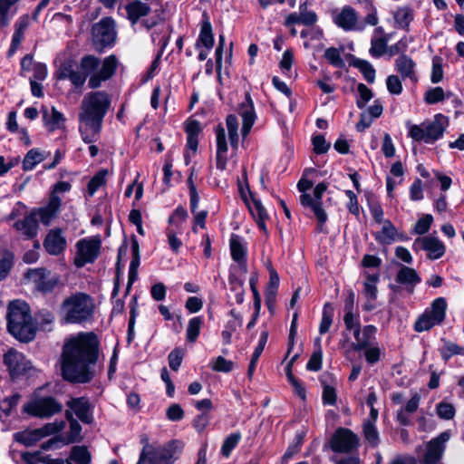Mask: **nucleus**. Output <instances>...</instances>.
I'll return each instance as SVG.
<instances>
[{
  "label": "nucleus",
  "instance_id": "nucleus-1",
  "mask_svg": "<svg viewBox=\"0 0 464 464\" xmlns=\"http://www.w3.org/2000/svg\"><path fill=\"white\" fill-rule=\"evenodd\" d=\"M99 341L93 333H80L67 339L61 354V372L64 380L87 383L95 375Z\"/></svg>",
  "mask_w": 464,
  "mask_h": 464
},
{
  "label": "nucleus",
  "instance_id": "nucleus-2",
  "mask_svg": "<svg viewBox=\"0 0 464 464\" xmlns=\"http://www.w3.org/2000/svg\"><path fill=\"white\" fill-rule=\"evenodd\" d=\"M111 105V96L104 91L90 92L82 100L79 111V131L85 143L99 139L103 120Z\"/></svg>",
  "mask_w": 464,
  "mask_h": 464
},
{
  "label": "nucleus",
  "instance_id": "nucleus-3",
  "mask_svg": "<svg viewBox=\"0 0 464 464\" xmlns=\"http://www.w3.org/2000/svg\"><path fill=\"white\" fill-rule=\"evenodd\" d=\"M6 319L8 331L14 338L25 343L34 338L36 327L25 302L21 300L10 302Z\"/></svg>",
  "mask_w": 464,
  "mask_h": 464
},
{
  "label": "nucleus",
  "instance_id": "nucleus-4",
  "mask_svg": "<svg viewBox=\"0 0 464 464\" xmlns=\"http://www.w3.org/2000/svg\"><path fill=\"white\" fill-rule=\"evenodd\" d=\"M95 304L92 296L84 293H76L65 298L61 312L66 324H84L92 319Z\"/></svg>",
  "mask_w": 464,
  "mask_h": 464
},
{
  "label": "nucleus",
  "instance_id": "nucleus-5",
  "mask_svg": "<svg viewBox=\"0 0 464 464\" xmlns=\"http://www.w3.org/2000/svg\"><path fill=\"white\" fill-rule=\"evenodd\" d=\"M183 448V442L179 440H169L163 445L147 441L136 464H173L180 456Z\"/></svg>",
  "mask_w": 464,
  "mask_h": 464
},
{
  "label": "nucleus",
  "instance_id": "nucleus-6",
  "mask_svg": "<svg viewBox=\"0 0 464 464\" xmlns=\"http://www.w3.org/2000/svg\"><path fill=\"white\" fill-rule=\"evenodd\" d=\"M79 68L89 79L88 85L91 89L102 86V82L109 80L117 68V59L114 55L106 57L102 63L93 55H86L82 58Z\"/></svg>",
  "mask_w": 464,
  "mask_h": 464
},
{
  "label": "nucleus",
  "instance_id": "nucleus-7",
  "mask_svg": "<svg viewBox=\"0 0 464 464\" xmlns=\"http://www.w3.org/2000/svg\"><path fill=\"white\" fill-rule=\"evenodd\" d=\"M447 127V118L439 113L420 124H408V136L418 142L433 144L443 137Z\"/></svg>",
  "mask_w": 464,
  "mask_h": 464
},
{
  "label": "nucleus",
  "instance_id": "nucleus-8",
  "mask_svg": "<svg viewBox=\"0 0 464 464\" xmlns=\"http://www.w3.org/2000/svg\"><path fill=\"white\" fill-rule=\"evenodd\" d=\"M447 303L444 297H438L432 301L414 324V330L418 333L429 331L435 325L440 324L446 316Z\"/></svg>",
  "mask_w": 464,
  "mask_h": 464
},
{
  "label": "nucleus",
  "instance_id": "nucleus-9",
  "mask_svg": "<svg viewBox=\"0 0 464 464\" xmlns=\"http://www.w3.org/2000/svg\"><path fill=\"white\" fill-rule=\"evenodd\" d=\"M62 409V404L53 397L32 400L23 406L24 413L39 418H50L60 412Z\"/></svg>",
  "mask_w": 464,
  "mask_h": 464
},
{
  "label": "nucleus",
  "instance_id": "nucleus-10",
  "mask_svg": "<svg viewBox=\"0 0 464 464\" xmlns=\"http://www.w3.org/2000/svg\"><path fill=\"white\" fill-rule=\"evenodd\" d=\"M101 239L99 237H87L81 239L76 244V256L74 265L82 267L88 263H92L99 256Z\"/></svg>",
  "mask_w": 464,
  "mask_h": 464
},
{
  "label": "nucleus",
  "instance_id": "nucleus-11",
  "mask_svg": "<svg viewBox=\"0 0 464 464\" xmlns=\"http://www.w3.org/2000/svg\"><path fill=\"white\" fill-rule=\"evenodd\" d=\"M326 188L324 183H319L314 188L313 195L304 193L300 196L302 206L306 209H310L321 225L324 224L327 220V215L322 207V197Z\"/></svg>",
  "mask_w": 464,
  "mask_h": 464
},
{
  "label": "nucleus",
  "instance_id": "nucleus-12",
  "mask_svg": "<svg viewBox=\"0 0 464 464\" xmlns=\"http://www.w3.org/2000/svg\"><path fill=\"white\" fill-rule=\"evenodd\" d=\"M412 248L414 251H425L427 253V258L430 260L440 259L446 253V246L444 243L433 235L416 238L413 241Z\"/></svg>",
  "mask_w": 464,
  "mask_h": 464
},
{
  "label": "nucleus",
  "instance_id": "nucleus-13",
  "mask_svg": "<svg viewBox=\"0 0 464 464\" xmlns=\"http://www.w3.org/2000/svg\"><path fill=\"white\" fill-rule=\"evenodd\" d=\"M92 38L98 47H105L113 44L116 38L114 20L105 17L95 24L92 27Z\"/></svg>",
  "mask_w": 464,
  "mask_h": 464
},
{
  "label": "nucleus",
  "instance_id": "nucleus-14",
  "mask_svg": "<svg viewBox=\"0 0 464 464\" xmlns=\"http://www.w3.org/2000/svg\"><path fill=\"white\" fill-rule=\"evenodd\" d=\"M4 361L12 377L23 374L32 375L35 371L31 362L26 360L23 353L15 350L8 351L5 354Z\"/></svg>",
  "mask_w": 464,
  "mask_h": 464
},
{
  "label": "nucleus",
  "instance_id": "nucleus-15",
  "mask_svg": "<svg viewBox=\"0 0 464 464\" xmlns=\"http://www.w3.org/2000/svg\"><path fill=\"white\" fill-rule=\"evenodd\" d=\"M66 418L70 422V432L66 439L54 437L43 443L42 449L44 450L58 449L62 445L79 441L81 440L82 427L79 422L72 418L71 411H66Z\"/></svg>",
  "mask_w": 464,
  "mask_h": 464
},
{
  "label": "nucleus",
  "instance_id": "nucleus-16",
  "mask_svg": "<svg viewBox=\"0 0 464 464\" xmlns=\"http://www.w3.org/2000/svg\"><path fill=\"white\" fill-rule=\"evenodd\" d=\"M450 433L444 431L438 437L432 439L426 446V452L423 456L424 464H441L440 463L445 450V444L449 441Z\"/></svg>",
  "mask_w": 464,
  "mask_h": 464
},
{
  "label": "nucleus",
  "instance_id": "nucleus-17",
  "mask_svg": "<svg viewBox=\"0 0 464 464\" xmlns=\"http://www.w3.org/2000/svg\"><path fill=\"white\" fill-rule=\"evenodd\" d=\"M358 443L357 436L346 429L338 430L332 439V450L335 452H349Z\"/></svg>",
  "mask_w": 464,
  "mask_h": 464
},
{
  "label": "nucleus",
  "instance_id": "nucleus-18",
  "mask_svg": "<svg viewBox=\"0 0 464 464\" xmlns=\"http://www.w3.org/2000/svg\"><path fill=\"white\" fill-rule=\"evenodd\" d=\"M69 411L74 413L82 422H92V411L90 401L85 397L72 398L66 402Z\"/></svg>",
  "mask_w": 464,
  "mask_h": 464
},
{
  "label": "nucleus",
  "instance_id": "nucleus-19",
  "mask_svg": "<svg viewBox=\"0 0 464 464\" xmlns=\"http://www.w3.org/2000/svg\"><path fill=\"white\" fill-rule=\"evenodd\" d=\"M238 113L242 119V136L245 138L249 134L256 119L254 103L249 94H246V102L239 106Z\"/></svg>",
  "mask_w": 464,
  "mask_h": 464
},
{
  "label": "nucleus",
  "instance_id": "nucleus-20",
  "mask_svg": "<svg viewBox=\"0 0 464 464\" xmlns=\"http://www.w3.org/2000/svg\"><path fill=\"white\" fill-rule=\"evenodd\" d=\"M44 246L53 256H58L63 252L66 247V239L63 230L59 228L50 230L44 240Z\"/></svg>",
  "mask_w": 464,
  "mask_h": 464
},
{
  "label": "nucleus",
  "instance_id": "nucleus-21",
  "mask_svg": "<svg viewBox=\"0 0 464 464\" xmlns=\"http://www.w3.org/2000/svg\"><path fill=\"white\" fill-rule=\"evenodd\" d=\"M216 167L218 169L223 171L227 168L228 147L227 143L225 129L222 126H218L216 128Z\"/></svg>",
  "mask_w": 464,
  "mask_h": 464
},
{
  "label": "nucleus",
  "instance_id": "nucleus-22",
  "mask_svg": "<svg viewBox=\"0 0 464 464\" xmlns=\"http://www.w3.org/2000/svg\"><path fill=\"white\" fill-rule=\"evenodd\" d=\"M17 232L26 239L34 238L38 231V220L35 212L24 216L14 224Z\"/></svg>",
  "mask_w": 464,
  "mask_h": 464
},
{
  "label": "nucleus",
  "instance_id": "nucleus-23",
  "mask_svg": "<svg viewBox=\"0 0 464 464\" xmlns=\"http://www.w3.org/2000/svg\"><path fill=\"white\" fill-rule=\"evenodd\" d=\"M42 112H43L44 125L49 132H53L54 130H61L64 127L65 117L62 112L57 111L54 107H52V108L44 107L42 110Z\"/></svg>",
  "mask_w": 464,
  "mask_h": 464
},
{
  "label": "nucleus",
  "instance_id": "nucleus-24",
  "mask_svg": "<svg viewBox=\"0 0 464 464\" xmlns=\"http://www.w3.org/2000/svg\"><path fill=\"white\" fill-rule=\"evenodd\" d=\"M357 20V13L349 5L343 6L334 17V24L344 31L356 29Z\"/></svg>",
  "mask_w": 464,
  "mask_h": 464
},
{
  "label": "nucleus",
  "instance_id": "nucleus-25",
  "mask_svg": "<svg viewBox=\"0 0 464 464\" xmlns=\"http://www.w3.org/2000/svg\"><path fill=\"white\" fill-rule=\"evenodd\" d=\"M376 332L377 328L373 325H366L362 330H356L353 333L355 339L354 350L361 351L372 346L375 341Z\"/></svg>",
  "mask_w": 464,
  "mask_h": 464
},
{
  "label": "nucleus",
  "instance_id": "nucleus-26",
  "mask_svg": "<svg viewBox=\"0 0 464 464\" xmlns=\"http://www.w3.org/2000/svg\"><path fill=\"white\" fill-rule=\"evenodd\" d=\"M61 198L57 195H51L48 204L39 208L36 213V217H39L40 221L44 225H49L52 220L56 217L60 207H61Z\"/></svg>",
  "mask_w": 464,
  "mask_h": 464
},
{
  "label": "nucleus",
  "instance_id": "nucleus-27",
  "mask_svg": "<svg viewBox=\"0 0 464 464\" xmlns=\"http://www.w3.org/2000/svg\"><path fill=\"white\" fill-rule=\"evenodd\" d=\"M421 281L418 272L409 266H402L396 275V282L407 285L410 294L414 292L415 286Z\"/></svg>",
  "mask_w": 464,
  "mask_h": 464
},
{
  "label": "nucleus",
  "instance_id": "nucleus-28",
  "mask_svg": "<svg viewBox=\"0 0 464 464\" xmlns=\"http://www.w3.org/2000/svg\"><path fill=\"white\" fill-rule=\"evenodd\" d=\"M395 69L402 79H410L412 82L417 81L415 72L416 63L408 55L401 54L395 60Z\"/></svg>",
  "mask_w": 464,
  "mask_h": 464
},
{
  "label": "nucleus",
  "instance_id": "nucleus-29",
  "mask_svg": "<svg viewBox=\"0 0 464 464\" xmlns=\"http://www.w3.org/2000/svg\"><path fill=\"white\" fill-rule=\"evenodd\" d=\"M50 273L44 268L32 269L26 273L28 279L34 281L39 288L50 291L56 285V280L49 278Z\"/></svg>",
  "mask_w": 464,
  "mask_h": 464
},
{
  "label": "nucleus",
  "instance_id": "nucleus-30",
  "mask_svg": "<svg viewBox=\"0 0 464 464\" xmlns=\"http://www.w3.org/2000/svg\"><path fill=\"white\" fill-rule=\"evenodd\" d=\"M125 10L127 18L132 24H135L141 17L146 16L150 13V7L148 4L140 0H131L125 5Z\"/></svg>",
  "mask_w": 464,
  "mask_h": 464
},
{
  "label": "nucleus",
  "instance_id": "nucleus-31",
  "mask_svg": "<svg viewBox=\"0 0 464 464\" xmlns=\"http://www.w3.org/2000/svg\"><path fill=\"white\" fill-rule=\"evenodd\" d=\"M214 45V36L212 34V25L208 17H204L201 22L199 35L196 42V49L208 48L212 49Z\"/></svg>",
  "mask_w": 464,
  "mask_h": 464
},
{
  "label": "nucleus",
  "instance_id": "nucleus-32",
  "mask_svg": "<svg viewBox=\"0 0 464 464\" xmlns=\"http://www.w3.org/2000/svg\"><path fill=\"white\" fill-rule=\"evenodd\" d=\"M31 22L29 15L21 16L14 24V32L12 38V44L10 47L11 52H14L18 45L22 43L24 35V32L28 28Z\"/></svg>",
  "mask_w": 464,
  "mask_h": 464
},
{
  "label": "nucleus",
  "instance_id": "nucleus-33",
  "mask_svg": "<svg viewBox=\"0 0 464 464\" xmlns=\"http://www.w3.org/2000/svg\"><path fill=\"white\" fill-rule=\"evenodd\" d=\"M248 208L251 215L256 221L258 227L263 232L267 233L266 219L268 216L261 201L256 198H253L252 202L248 205Z\"/></svg>",
  "mask_w": 464,
  "mask_h": 464
},
{
  "label": "nucleus",
  "instance_id": "nucleus-34",
  "mask_svg": "<svg viewBox=\"0 0 464 464\" xmlns=\"http://www.w3.org/2000/svg\"><path fill=\"white\" fill-rule=\"evenodd\" d=\"M169 33V27L165 24H158L151 33V40L159 46L160 54L168 45Z\"/></svg>",
  "mask_w": 464,
  "mask_h": 464
},
{
  "label": "nucleus",
  "instance_id": "nucleus-35",
  "mask_svg": "<svg viewBox=\"0 0 464 464\" xmlns=\"http://www.w3.org/2000/svg\"><path fill=\"white\" fill-rule=\"evenodd\" d=\"M381 224H382V230L375 235L376 240L385 245L392 244L396 240V227L388 219L382 221Z\"/></svg>",
  "mask_w": 464,
  "mask_h": 464
},
{
  "label": "nucleus",
  "instance_id": "nucleus-36",
  "mask_svg": "<svg viewBox=\"0 0 464 464\" xmlns=\"http://www.w3.org/2000/svg\"><path fill=\"white\" fill-rule=\"evenodd\" d=\"M68 459L70 464H91L92 455L85 446H73Z\"/></svg>",
  "mask_w": 464,
  "mask_h": 464
},
{
  "label": "nucleus",
  "instance_id": "nucleus-37",
  "mask_svg": "<svg viewBox=\"0 0 464 464\" xmlns=\"http://www.w3.org/2000/svg\"><path fill=\"white\" fill-rule=\"evenodd\" d=\"M279 286V276L277 272L272 267H269V282L266 291V299L268 307L275 302Z\"/></svg>",
  "mask_w": 464,
  "mask_h": 464
},
{
  "label": "nucleus",
  "instance_id": "nucleus-38",
  "mask_svg": "<svg viewBox=\"0 0 464 464\" xmlns=\"http://www.w3.org/2000/svg\"><path fill=\"white\" fill-rule=\"evenodd\" d=\"M46 158V155L44 151H41L36 149H32L29 150L24 160H23V168L24 170H32L37 164L42 162Z\"/></svg>",
  "mask_w": 464,
  "mask_h": 464
},
{
  "label": "nucleus",
  "instance_id": "nucleus-39",
  "mask_svg": "<svg viewBox=\"0 0 464 464\" xmlns=\"http://www.w3.org/2000/svg\"><path fill=\"white\" fill-rule=\"evenodd\" d=\"M13 263V254L5 248L0 247V281L8 276Z\"/></svg>",
  "mask_w": 464,
  "mask_h": 464
},
{
  "label": "nucleus",
  "instance_id": "nucleus-40",
  "mask_svg": "<svg viewBox=\"0 0 464 464\" xmlns=\"http://www.w3.org/2000/svg\"><path fill=\"white\" fill-rule=\"evenodd\" d=\"M203 325V318L196 316L189 319L186 331V338L189 343H195L200 334Z\"/></svg>",
  "mask_w": 464,
  "mask_h": 464
},
{
  "label": "nucleus",
  "instance_id": "nucleus-41",
  "mask_svg": "<svg viewBox=\"0 0 464 464\" xmlns=\"http://www.w3.org/2000/svg\"><path fill=\"white\" fill-rule=\"evenodd\" d=\"M14 440L24 446H33L40 440V437L36 430H26L14 434Z\"/></svg>",
  "mask_w": 464,
  "mask_h": 464
},
{
  "label": "nucleus",
  "instance_id": "nucleus-42",
  "mask_svg": "<svg viewBox=\"0 0 464 464\" xmlns=\"http://www.w3.org/2000/svg\"><path fill=\"white\" fill-rule=\"evenodd\" d=\"M334 314V309L332 304L326 303L324 305L322 319L319 325L320 334L327 333L333 324V317Z\"/></svg>",
  "mask_w": 464,
  "mask_h": 464
},
{
  "label": "nucleus",
  "instance_id": "nucleus-43",
  "mask_svg": "<svg viewBox=\"0 0 464 464\" xmlns=\"http://www.w3.org/2000/svg\"><path fill=\"white\" fill-rule=\"evenodd\" d=\"M227 127L230 144L234 149L237 148L238 144V121L237 116L230 114L227 117Z\"/></svg>",
  "mask_w": 464,
  "mask_h": 464
},
{
  "label": "nucleus",
  "instance_id": "nucleus-44",
  "mask_svg": "<svg viewBox=\"0 0 464 464\" xmlns=\"http://www.w3.org/2000/svg\"><path fill=\"white\" fill-rule=\"evenodd\" d=\"M20 398L21 396L18 393H15L1 401L0 409L3 412L1 415L2 421H5V419L12 414L14 409L18 404Z\"/></svg>",
  "mask_w": 464,
  "mask_h": 464
},
{
  "label": "nucleus",
  "instance_id": "nucleus-45",
  "mask_svg": "<svg viewBox=\"0 0 464 464\" xmlns=\"http://www.w3.org/2000/svg\"><path fill=\"white\" fill-rule=\"evenodd\" d=\"M108 173L107 169H101L91 179L88 184V195L90 197H92L99 188L105 185Z\"/></svg>",
  "mask_w": 464,
  "mask_h": 464
},
{
  "label": "nucleus",
  "instance_id": "nucleus-46",
  "mask_svg": "<svg viewBox=\"0 0 464 464\" xmlns=\"http://www.w3.org/2000/svg\"><path fill=\"white\" fill-rule=\"evenodd\" d=\"M369 53L374 58H379L388 53L387 40L383 37H373L371 41Z\"/></svg>",
  "mask_w": 464,
  "mask_h": 464
},
{
  "label": "nucleus",
  "instance_id": "nucleus-47",
  "mask_svg": "<svg viewBox=\"0 0 464 464\" xmlns=\"http://www.w3.org/2000/svg\"><path fill=\"white\" fill-rule=\"evenodd\" d=\"M230 250L232 258L235 261L239 264L244 262L246 251L237 236L232 235L230 238Z\"/></svg>",
  "mask_w": 464,
  "mask_h": 464
},
{
  "label": "nucleus",
  "instance_id": "nucleus-48",
  "mask_svg": "<svg viewBox=\"0 0 464 464\" xmlns=\"http://www.w3.org/2000/svg\"><path fill=\"white\" fill-rule=\"evenodd\" d=\"M413 19L412 11L408 7H401L394 13V20L398 26L406 28Z\"/></svg>",
  "mask_w": 464,
  "mask_h": 464
},
{
  "label": "nucleus",
  "instance_id": "nucleus-49",
  "mask_svg": "<svg viewBox=\"0 0 464 464\" xmlns=\"http://www.w3.org/2000/svg\"><path fill=\"white\" fill-rule=\"evenodd\" d=\"M241 440V434L239 432L231 433L227 436L221 447V454L228 458L232 452V450L237 447L239 440Z\"/></svg>",
  "mask_w": 464,
  "mask_h": 464
},
{
  "label": "nucleus",
  "instance_id": "nucleus-50",
  "mask_svg": "<svg viewBox=\"0 0 464 464\" xmlns=\"http://www.w3.org/2000/svg\"><path fill=\"white\" fill-rule=\"evenodd\" d=\"M299 13L303 21V24L305 26H313L317 22L316 14L308 9V2L304 1L299 5Z\"/></svg>",
  "mask_w": 464,
  "mask_h": 464
},
{
  "label": "nucleus",
  "instance_id": "nucleus-51",
  "mask_svg": "<svg viewBox=\"0 0 464 464\" xmlns=\"http://www.w3.org/2000/svg\"><path fill=\"white\" fill-rule=\"evenodd\" d=\"M379 279L378 275H367L366 281L364 282V294L367 299L375 301L377 298V287L376 283Z\"/></svg>",
  "mask_w": 464,
  "mask_h": 464
},
{
  "label": "nucleus",
  "instance_id": "nucleus-52",
  "mask_svg": "<svg viewBox=\"0 0 464 464\" xmlns=\"http://www.w3.org/2000/svg\"><path fill=\"white\" fill-rule=\"evenodd\" d=\"M315 343L318 344V348L313 353L306 364L307 370L314 372H317L321 369L323 357V352L320 346V339L317 338Z\"/></svg>",
  "mask_w": 464,
  "mask_h": 464
},
{
  "label": "nucleus",
  "instance_id": "nucleus-53",
  "mask_svg": "<svg viewBox=\"0 0 464 464\" xmlns=\"http://www.w3.org/2000/svg\"><path fill=\"white\" fill-rule=\"evenodd\" d=\"M440 354L443 360L448 361L453 355L464 354V348L451 342H444Z\"/></svg>",
  "mask_w": 464,
  "mask_h": 464
},
{
  "label": "nucleus",
  "instance_id": "nucleus-54",
  "mask_svg": "<svg viewBox=\"0 0 464 464\" xmlns=\"http://www.w3.org/2000/svg\"><path fill=\"white\" fill-rule=\"evenodd\" d=\"M234 362L227 360L223 356H218L212 360L211 369L219 372H230L233 370Z\"/></svg>",
  "mask_w": 464,
  "mask_h": 464
},
{
  "label": "nucleus",
  "instance_id": "nucleus-55",
  "mask_svg": "<svg viewBox=\"0 0 464 464\" xmlns=\"http://www.w3.org/2000/svg\"><path fill=\"white\" fill-rule=\"evenodd\" d=\"M64 426V421H56L53 423H47L44 427L36 429V430L41 440L44 437L58 433L59 431L63 430Z\"/></svg>",
  "mask_w": 464,
  "mask_h": 464
},
{
  "label": "nucleus",
  "instance_id": "nucleus-56",
  "mask_svg": "<svg viewBox=\"0 0 464 464\" xmlns=\"http://www.w3.org/2000/svg\"><path fill=\"white\" fill-rule=\"evenodd\" d=\"M358 97L356 104L360 109L365 107L366 103L372 98V92L365 84L359 83L357 86Z\"/></svg>",
  "mask_w": 464,
  "mask_h": 464
},
{
  "label": "nucleus",
  "instance_id": "nucleus-57",
  "mask_svg": "<svg viewBox=\"0 0 464 464\" xmlns=\"http://www.w3.org/2000/svg\"><path fill=\"white\" fill-rule=\"evenodd\" d=\"M75 69L76 68L74 67L72 61H63L58 65L56 70V77L59 80H69Z\"/></svg>",
  "mask_w": 464,
  "mask_h": 464
},
{
  "label": "nucleus",
  "instance_id": "nucleus-58",
  "mask_svg": "<svg viewBox=\"0 0 464 464\" xmlns=\"http://www.w3.org/2000/svg\"><path fill=\"white\" fill-rule=\"evenodd\" d=\"M363 434L365 440L372 446H377L379 443V433L375 424L371 422L363 423Z\"/></svg>",
  "mask_w": 464,
  "mask_h": 464
},
{
  "label": "nucleus",
  "instance_id": "nucleus-59",
  "mask_svg": "<svg viewBox=\"0 0 464 464\" xmlns=\"http://www.w3.org/2000/svg\"><path fill=\"white\" fill-rule=\"evenodd\" d=\"M433 222V218L430 214L423 215L420 218L418 219L414 226V232L418 235L426 234Z\"/></svg>",
  "mask_w": 464,
  "mask_h": 464
},
{
  "label": "nucleus",
  "instance_id": "nucleus-60",
  "mask_svg": "<svg viewBox=\"0 0 464 464\" xmlns=\"http://www.w3.org/2000/svg\"><path fill=\"white\" fill-rule=\"evenodd\" d=\"M324 57L334 66L342 68L344 64L341 57V51L334 47H330L325 50Z\"/></svg>",
  "mask_w": 464,
  "mask_h": 464
},
{
  "label": "nucleus",
  "instance_id": "nucleus-61",
  "mask_svg": "<svg viewBox=\"0 0 464 464\" xmlns=\"http://www.w3.org/2000/svg\"><path fill=\"white\" fill-rule=\"evenodd\" d=\"M188 217V212L182 207H178L173 214L169 217V222L171 227H174V229H179L181 224L186 220Z\"/></svg>",
  "mask_w": 464,
  "mask_h": 464
},
{
  "label": "nucleus",
  "instance_id": "nucleus-62",
  "mask_svg": "<svg viewBox=\"0 0 464 464\" xmlns=\"http://www.w3.org/2000/svg\"><path fill=\"white\" fill-rule=\"evenodd\" d=\"M443 78L442 58L434 56L432 59V70L430 80L433 83L440 82Z\"/></svg>",
  "mask_w": 464,
  "mask_h": 464
},
{
  "label": "nucleus",
  "instance_id": "nucleus-63",
  "mask_svg": "<svg viewBox=\"0 0 464 464\" xmlns=\"http://www.w3.org/2000/svg\"><path fill=\"white\" fill-rule=\"evenodd\" d=\"M231 290L235 291V299L237 304H241L244 302L243 282L238 280L235 276H230L228 279Z\"/></svg>",
  "mask_w": 464,
  "mask_h": 464
},
{
  "label": "nucleus",
  "instance_id": "nucleus-64",
  "mask_svg": "<svg viewBox=\"0 0 464 464\" xmlns=\"http://www.w3.org/2000/svg\"><path fill=\"white\" fill-rule=\"evenodd\" d=\"M437 414L444 420H450L455 415V409L450 403L440 402L437 405Z\"/></svg>",
  "mask_w": 464,
  "mask_h": 464
}]
</instances>
